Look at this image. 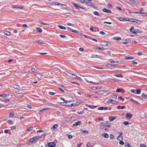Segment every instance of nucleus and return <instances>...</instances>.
I'll use <instances>...</instances> for the list:
<instances>
[{
    "instance_id": "1",
    "label": "nucleus",
    "mask_w": 147,
    "mask_h": 147,
    "mask_svg": "<svg viewBox=\"0 0 147 147\" xmlns=\"http://www.w3.org/2000/svg\"><path fill=\"white\" fill-rule=\"evenodd\" d=\"M53 5H58V6L61 5V6H64V7H61V9H66V8L67 7V6L66 5H64V4H61V3H57V2L53 3Z\"/></svg>"
},
{
    "instance_id": "2",
    "label": "nucleus",
    "mask_w": 147,
    "mask_h": 147,
    "mask_svg": "<svg viewBox=\"0 0 147 147\" xmlns=\"http://www.w3.org/2000/svg\"><path fill=\"white\" fill-rule=\"evenodd\" d=\"M39 137V136H35L30 139V142L32 143L36 141Z\"/></svg>"
},
{
    "instance_id": "3",
    "label": "nucleus",
    "mask_w": 147,
    "mask_h": 147,
    "mask_svg": "<svg viewBox=\"0 0 147 147\" xmlns=\"http://www.w3.org/2000/svg\"><path fill=\"white\" fill-rule=\"evenodd\" d=\"M128 21L133 22L137 23L138 24H140L141 22L140 20L134 19H131L129 20L128 19Z\"/></svg>"
},
{
    "instance_id": "4",
    "label": "nucleus",
    "mask_w": 147,
    "mask_h": 147,
    "mask_svg": "<svg viewBox=\"0 0 147 147\" xmlns=\"http://www.w3.org/2000/svg\"><path fill=\"white\" fill-rule=\"evenodd\" d=\"M100 127L101 129L104 130H107V129L105 127V125L102 123H100Z\"/></svg>"
},
{
    "instance_id": "5",
    "label": "nucleus",
    "mask_w": 147,
    "mask_h": 147,
    "mask_svg": "<svg viewBox=\"0 0 147 147\" xmlns=\"http://www.w3.org/2000/svg\"><path fill=\"white\" fill-rule=\"evenodd\" d=\"M34 75L39 80L41 79L42 77V75L39 73H36Z\"/></svg>"
},
{
    "instance_id": "6",
    "label": "nucleus",
    "mask_w": 147,
    "mask_h": 147,
    "mask_svg": "<svg viewBox=\"0 0 147 147\" xmlns=\"http://www.w3.org/2000/svg\"><path fill=\"white\" fill-rule=\"evenodd\" d=\"M72 4L74 5L75 7L77 9H79V8H80L82 9H84V8L74 3H73Z\"/></svg>"
},
{
    "instance_id": "7",
    "label": "nucleus",
    "mask_w": 147,
    "mask_h": 147,
    "mask_svg": "<svg viewBox=\"0 0 147 147\" xmlns=\"http://www.w3.org/2000/svg\"><path fill=\"white\" fill-rule=\"evenodd\" d=\"M49 147H55V144L53 142H50L48 144Z\"/></svg>"
},
{
    "instance_id": "8",
    "label": "nucleus",
    "mask_w": 147,
    "mask_h": 147,
    "mask_svg": "<svg viewBox=\"0 0 147 147\" xmlns=\"http://www.w3.org/2000/svg\"><path fill=\"white\" fill-rule=\"evenodd\" d=\"M102 11L103 12H106V13H111V11L109 10H107L106 9V8H104L102 9Z\"/></svg>"
},
{
    "instance_id": "9",
    "label": "nucleus",
    "mask_w": 147,
    "mask_h": 147,
    "mask_svg": "<svg viewBox=\"0 0 147 147\" xmlns=\"http://www.w3.org/2000/svg\"><path fill=\"white\" fill-rule=\"evenodd\" d=\"M132 116V114L130 113H127L125 115L126 117L128 119H130Z\"/></svg>"
},
{
    "instance_id": "10",
    "label": "nucleus",
    "mask_w": 147,
    "mask_h": 147,
    "mask_svg": "<svg viewBox=\"0 0 147 147\" xmlns=\"http://www.w3.org/2000/svg\"><path fill=\"white\" fill-rule=\"evenodd\" d=\"M117 118V116H114V117H109V121H113L114 119H116Z\"/></svg>"
},
{
    "instance_id": "11",
    "label": "nucleus",
    "mask_w": 147,
    "mask_h": 147,
    "mask_svg": "<svg viewBox=\"0 0 147 147\" xmlns=\"http://www.w3.org/2000/svg\"><path fill=\"white\" fill-rule=\"evenodd\" d=\"M12 7L13 8H17L20 9H23V7L22 6H18L16 5H13Z\"/></svg>"
},
{
    "instance_id": "12",
    "label": "nucleus",
    "mask_w": 147,
    "mask_h": 147,
    "mask_svg": "<svg viewBox=\"0 0 147 147\" xmlns=\"http://www.w3.org/2000/svg\"><path fill=\"white\" fill-rule=\"evenodd\" d=\"M23 93H18L16 94V97L18 98H21L23 95Z\"/></svg>"
},
{
    "instance_id": "13",
    "label": "nucleus",
    "mask_w": 147,
    "mask_h": 147,
    "mask_svg": "<svg viewBox=\"0 0 147 147\" xmlns=\"http://www.w3.org/2000/svg\"><path fill=\"white\" fill-rule=\"evenodd\" d=\"M65 74L67 76L70 77H73V76H76L75 75L68 72H66Z\"/></svg>"
},
{
    "instance_id": "14",
    "label": "nucleus",
    "mask_w": 147,
    "mask_h": 147,
    "mask_svg": "<svg viewBox=\"0 0 147 147\" xmlns=\"http://www.w3.org/2000/svg\"><path fill=\"white\" fill-rule=\"evenodd\" d=\"M13 87L15 89L18 90H20V86L17 84H15L13 85Z\"/></svg>"
},
{
    "instance_id": "15",
    "label": "nucleus",
    "mask_w": 147,
    "mask_h": 147,
    "mask_svg": "<svg viewBox=\"0 0 147 147\" xmlns=\"http://www.w3.org/2000/svg\"><path fill=\"white\" fill-rule=\"evenodd\" d=\"M142 32V31H140L138 29H135L132 32L133 33L136 34L137 33H141Z\"/></svg>"
},
{
    "instance_id": "16",
    "label": "nucleus",
    "mask_w": 147,
    "mask_h": 147,
    "mask_svg": "<svg viewBox=\"0 0 147 147\" xmlns=\"http://www.w3.org/2000/svg\"><path fill=\"white\" fill-rule=\"evenodd\" d=\"M128 18H123L122 17H120L119 18V20L120 21H127L128 20Z\"/></svg>"
},
{
    "instance_id": "17",
    "label": "nucleus",
    "mask_w": 147,
    "mask_h": 147,
    "mask_svg": "<svg viewBox=\"0 0 147 147\" xmlns=\"http://www.w3.org/2000/svg\"><path fill=\"white\" fill-rule=\"evenodd\" d=\"M86 106H87V107H89V108H91L92 109H94L96 108L97 107V106H91V105H89L87 104H86Z\"/></svg>"
},
{
    "instance_id": "18",
    "label": "nucleus",
    "mask_w": 147,
    "mask_h": 147,
    "mask_svg": "<svg viewBox=\"0 0 147 147\" xmlns=\"http://www.w3.org/2000/svg\"><path fill=\"white\" fill-rule=\"evenodd\" d=\"M114 76L116 77L121 78H123V76L121 74H118L117 73L115 74H114Z\"/></svg>"
},
{
    "instance_id": "19",
    "label": "nucleus",
    "mask_w": 147,
    "mask_h": 147,
    "mask_svg": "<svg viewBox=\"0 0 147 147\" xmlns=\"http://www.w3.org/2000/svg\"><path fill=\"white\" fill-rule=\"evenodd\" d=\"M9 101V98H5L2 101V102H4L5 103H7Z\"/></svg>"
},
{
    "instance_id": "20",
    "label": "nucleus",
    "mask_w": 147,
    "mask_h": 147,
    "mask_svg": "<svg viewBox=\"0 0 147 147\" xmlns=\"http://www.w3.org/2000/svg\"><path fill=\"white\" fill-rule=\"evenodd\" d=\"M102 136L106 138H108L109 137L108 134L107 133L103 134Z\"/></svg>"
},
{
    "instance_id": "21",
    "label": "nucleus",
    "mask_w": 147,
    "mask_h": 147,
    "mask_svg": "<svg viewBox=\"0 0 147 147\" xmlns=\"http://www.w3.org/2000/svg\"><path fill=\"white\" fill-rule=\"evenodd\" d=\"M86 4L92 7H94V4L93 3H90V2H86Z\"/></svg>"
},
{
    "instance_id": "22",
    "label": "nucleus",
    "mask_w": 147,
    "mask_h": 147,
    "mask_svg": "<svg viewBox=\"0 0 147 147\" xmlns=\"http://www.w3.org/2000/svg\"><path fill=\"white\" fill-rule=\"evenodd\" d=\"M58 126V125L57 124H54L53 126L51 128V129L53 130H55V129Z\"/></svg>"
},
{
    "instance_id": "23",
    "label": "nucleus",
    "mask_w": 147,
    "mask_h": 147,
    "mask_svg": "<svg viewBox=\"0 0 147 147\" xmlns=\"http://www.w3.org/2000/svg\"><path fill=\"white\" fill-rule=\"evenodd\" d=\"M81 123V122L80 121H78L76 122L74 124H73V126L74 127V126H76L77 125H80Z\"/></svg>"
},
{
    "instance_id": "24",
    "label": "nucleus",
    "mask_w": 147,
    "mask_h": 147,
    "mask_svg": "<svg viewBox=\"0 0 147 147\" xmlns=\"http://www.w3.org/2000/svg\"><path fill=\"white\" fill-rule=\"evenodd\" d=\"M114 100L112 99H109L107 102L108 104L112 103L113 104Z\"/></svg>"
},
{
    "instance_id": "25",
    "label": "nucleus",
    "mask_w": 147,
    "mask_h": 147,
    "mask_svg": "<svg viewBox=\"0 0 147 147\" xmlns=\"http://www.w3.org/2000/svg\"><path fill=\"white\" fill-rule=\"evenodd\" d=\"M58 26L59 27L60 29H61L63 30H65L66 28L65 27H64L61 25H58Z\"/></svg>"
},
{
    "instance_id": "26",
    "label": "nucleus",
    "mask_w": 147,
    "mask_h": 147,
    "mask_svg": "<svg viewBox=\"0 0 147 147\" xmlns=\"http://www.w3.org/2000/svg\"><path fill=\"white\" fill-rule=\"evenodd\" d=\"M4 34H5L7 36H10L11 34L10 32H9L8 31H5L4 32Z\"/></svg>"
},
{
    "instance_id": "27",
    "label": "nucleus",
    "mask_w": 147,
    "mask_h": 147,
    "mask_svg": "<svg viewBox=\"0 0 147 147\" xmlns=\"http://www.w3.org/2000/svg\"><path fill=\"white\" fill-rule=\"evenodd\" d=\"M134 57H127L126 56L125 57V58L126 59H134Z\"/></svg>"
},
{
    "instance_id": "28",
    "label": "nucleus",
    "mask_w": 147,
    "mask_h": 147,
    "mask_svg": "<svg viewBox=\"0 0 147 147\" xmlns=\"http://www.w3.org/2000/svg\"><path fill=\"white\" fill-rule=\"evenodd\" d=\"M36 29L37 30V31L39 32V33H41L42 32V30L39 27H37L36 28Z\"/></svg>"
},
{
    "instance_id": "29",
    "label": "nucleus",
    "mask_w": 147,
    "mask_h": 147,
    "mask_svg": "<svg viewBox=\"0 0 147 147\" xmlns=\"http://www.w3.org/2000/svg\"><path fill=\"white\" fill-rule=\"evenodd\" d=\"M113 39L115 40H121V38L117 37H114Z\"/></svg>"
},
{
    "instance_id": "30",
    "label": "nucleus",
    "mask_w": 147,
    "mask_h": 147,
    "mask_svg": "<svg viewBox=\"0 0 147 147\" xmlns=\"http://www.w3.org/2000/svg\"><path fill=\"white\" fill-rule=\"evenodd\" d=\"M110 98H115V99H117V96L116 95H111L110 96Z\"/></svg>"
},
{
    "instance_id": "31",
    "label": "nucleus",
    "mask_w": 147,
    "mask_h": 147,
    "mask_svg": "<svg viewBox=\"0 0 147 147\" xmlns=\"http://www.w3.org/2000/svg\"><path fill=\"white\" fill-rule=\"evenodd\" d=\"M94 14L95 15H96L98 16H100V14L99 13L97 12V11H95L94 12Z\"/></svg>"
},
{
    "instance_id": "32",
    "label": "nucleus",
    "mask_w": 147,
    "mask_h": 147,
    "mask_svg": "<svg viewBox=\"0 0 147 147\" xmlns=\"http://www.w3.org/2000/svg\"><path fill=\"white\" fill-rule=\"evenodd\" d=\"M7 95L6 94H3L1 95H0V96L1 97L3 98H5L7 97Z\"/></svg>"
},
{
    "instance_id": "33",
    "label": "nucleus",
    "mask_w": 147,
    "mask_h": 147,
    "mask_svg": "<svg viewBox=\"0 0 147 147\" xmlns=\"http://www.w3.org/2000/svg\"><path fill=\"white\" fill-rule=\"evenodd\" d=\"M85 80L86 81H87V82H88L90 83H92L93 84H99V83H97V82H92L91 81H89L88 80H87L85 79Z\"/></svg>"
},
{
    "instance_id": "34",
    "label": "nucleus",
    "mask_w": 147,
    "mask_h": 147,
    "mask_svg": "<svg viewBox=\"0 0 147 147\" xmlns=\"http://www.w3.org/2000/svg\"><path fill=\"white\" fill-rule=\"evenodd\" d=\"M81 102V101H76V103H75V106L78 105L80 104Z\"/></svg>"
},
{
    "instance_id": "35",
    "label": "nucleus",
    "mask_w": 147,
    "mask_h": 147,
    "mask_svg": "<svg viewBox=\"0 0 147 147\" xmlns=\"http://www.w3.org/2000/svg\"><path fill=\"white\" fill-rule=\"evenodd\" d=\"M116 65L115 64H109L107 65V67H113Z\"/></svg>"
},
{
    "instance_id": "36",
    "label": "nucleus",
    "mask_w": 147,
    "mask_h": 147,
    "mask_svg": "<svg viewBox=\"0 0 147 147\" xmlns=\"http://www.w3.org/2000/svg\"><path fill=\"white\" fill-rule=\"evenodd\" d=\"M141 92V90L140 89H137L136 91V94H140Z\"/></svg>"
},
{
    "instance_id": "37",
    "label": "nucleus",
    "mask_w": 147,
    "mask_h": 147,
    "mask_svg": "<svg viewBox=\"0 0 147 147\" xmlns=\"http://www.w3.org/2000/svg\"><path fill=\"white\" fill-rule=\"evenodd\" d=\"M84 113V110H82V111L80 112H77V113L78 114H82Z\"/></svg>"
},
{
    "instance_id": "38",
    "label": "nucleus",
    "mask_w": 147,
    "mask_h": 147,
    "mask_svg": "<svg viewBox=\"0 0 147 147\" xmlns=\"http://www.w3.org/2000/svg\"><path fill=\"white\" fill-rule=\"evenodd\" d=\"M125 145L127 147H131L130 145L127 142L125 143Z\"/></svg>"
},
{
    "instance_id": "39",
    "label": "nucleus",
    "mask_w": 147,
    "mask_h": 147,
    "mask_svg": "<svg viewBox=\"0 0 147 147\" xmlns=\"http://www.w3.org/2000/svg\"><path fill=\"white\" fill-rule=\"evenodd\" d=\"M142 96L144 98H147V95H146L144 93H142Z\"/></svg>"
},
{
    "instance_id": "40",
    "label": "nucleus",
    "mask_w": 147,
    "mask_h": 147,
    "mask_svg": "<svg viewBox=\"0 0 147 147\" xmlns=\"http://www.w3.org/2000/svg\"><path fill=\"white\" fill-rule=\"evenodd\" d=\"M63 15L64 16H69L71 15V14L69 13H67L63 14Z\"/></svg>"
},
{
    "instance_id": "41",
    "label": "nucleus",
    "mask_w": 147,
    "mask_h": 147,
    "mask_svg": "<svg viewBox=\"0 0 147 147\" xmlns=\"http://www.w3.org/2000/svg\"><path fill=\"white\" fill-rule=\"evenodd\" d=\"M14 112H11L9 115V116L10 117H12L14 115Z\"/></svg>"
},
{
    "instance_id": "42",
    "label": "nucleus",
    "mask_w": 147,
    "mask_h": 147,
    "mask_svg": "<svg viewBox=\"0 0 147 147\" xmlns=\"http://www.w3.org/2000/svg\"><path fill=\"white\" fill-rule=\"evenodd\" d=\"M125 41L126 42H129V43H130L131 42H130L131 40H130V39H129V38H127L125 40Z\"/></svg>"
},
{
    "instance_id": "43",
    "label": "nucleus",
    "mask_w": 147,
    "mask_h": 147,
    "mask_svg": "<svg viewBox=\"0 0 147 147\" xmlns=\"http://www.w3.org/2000/svg\"><path fill=\"white\" fill-rule=\"evenodd\" d=\"M123 124L125 125H127L129 124V123L127 121H125L123 123Z\"/></svg>"
},
{
    "instance_id": "44",
    "label": "nucleus",
    "mask_w": 147,
    "mask_h": 147,
    "mask_svg": "<svg viewBox=\"0 0 147 147\" xmlns=\"http://www.w3.org/2000/svg\"><path fill=\"white\" fill-rule=\"evenodd\" d=\"M7 123H9L10 124H12L13 123V122L12 121H11L10 120H8L7 121Z\"/></svg>"
},
{
    "instance_id": "45",
    "label": "nucleus",
    "mask_w": 147,
    "mask_h": 147,
    "mask_svg": "<svg viewBox=\"0 0 147 147\" xmlns=\"http://www.w3.org/2000/svg\"><path fill=\"white\" fill-rule=\"evenodd\" d=\"M45 134H46L45 133H44V134H42L41 135V136H40V137L39 136V137L38 138V139H39L40 138H43L45 136Z\"/></svg>"
},
{
    "instance_id": "46",
    "label": "nucleus",
    "mask_w": 147,
    "mask_h": 147,
    "mask_svg": "<svg viewBox=\"0 0 147 147\" xmlns=\"http://www.w3.org/2000/svg\"><path fill=\"white\" fill-rule=\"evenodd\" d=\"M110 138L112 139H114V136L112 134H110Z\"/></svg>"
},
{
    "instance_id": "47",
    "label": "nucleus",
    "mask_w": 147,
    "mask_h": 147,
    "mask_svg": "<svg viewBox=\"0 0 147 147\" xmlns=\"http://www.w3.org/2000/svg\"><path fill=\"white\" fill-rule=\"evenodd\" d=\"M33 129L32 127H30L28 128L27 129V131H30L32 130Z\"/></svg>"
},
{
    "instance_id": "48",
    "label": "nucleus",
    "mask_w": 147,
    "mask_h": 147,
    "mask_svg": "<svg viewBox=\"0 0 147 147\" xmlns=\"http://www.w3.org/2000/svg\"><path fill=\"white\" fill-rule=\"evenodd\" d=\"M36 70L34 68H32L31 69V71L32 72L35 71Z\"/></svg>"
},
{
    "instance_id": "49",
    "label": "nucleus",
    "mask_w": 147,
    "mask_h": 147,
    "mask_svg": "<svg viewBox=\"0 0 147 147\" xmlns=\"http://www.w3.org/2000/svg\"><path fill=\"white\" fill-rule=\"evenodd\" d=\"M73 32L76 33L80 35H81V34H80L79 32L77 30H74L73 31Z\"/></svg>"
},
{
    "instance_id": "50",
    "label": "nucleus",
    "mask_w": 147,
    "mask_h": 147,
    "mask_svg": "<svg viewBox=\"0 0 147 147\" xmlns=\"http://www.w3.org/2000/svg\"><path fill=\"white\" fill-rule=\"evenodd\" d=\"M66 104H65V102H61V104L62 106H69L68 105H67Z\"/></svg>"
},
{
    "instance_id": "51",
    "label": "nucleus",
    "mask_w": 147,
    "mask_h": 147,
    "mask_svg": "<svg viewBox=\"0 0 147 147\" xmlns=\"http://www.w3.org/2000/svg\"><path fill=\"white\" fill-rule=\"evenodd\" d=\"M109 81H110L111 83H113V82L114 81V79H109Z\"/></svg>"
},
{
    "instance_id": "52",
    "label": "nucleus",
    "mask_w": 147,
    "mask_h": 147,
    "mask_svg": "<svg viewBox=\"0 0 147 147\" xmlns=\"http://www.w3.org/2000/svg\"><path fill=\"white\" fill-rule=\"evenodd\" d=\"M65 103V104H67V101L66 100H65L63 98H60Z\"/></svg>"
},
{
    "instance_id": "53",
    "label": "nucleus",
    "mask_w": 147,
    "mask_h": 147,
    "mask_svg": "<svg viewBox=\"0 0 147 147\" xmlns=\"http://www.w3.org/2000/svg\"><path fill=\"white\" fill-rule=\"evenodd\" d=\"M76 77H75V78H76V79H79V80H81V81H82V79L80 77L77 76H76Z\"/></svg>"
},
{
    "instance_id": "54",
    "label": "nucleus",
    "mask_w": 147,
    "mask_h": 147,
    "mask_svg": "<svg viewBox=\"0 0 147 147\" xmlns=\"http://www.w3.org/2000/svg\"><path fill=\"white\" fill-rule=\"evenodd\" d=\"M129 1L133 4L135 3V2L134 0H129Z\"/></svg>"
},
{
    "instance_id": "55",
    "label": "nucleus",
    "mask_w": 147,
    "mask_h": 147,
    "mask_svg": "<svg viewBox=\"0 0 147 147\" xmlns=\"http://www.w3.org/2000/svg\"><path fill=\"white\" fill-rule=\"evenodd\" d=\"M99 33L101 35H104L105 34V33L103 31H100Z\"/></svg>"
},
{
    "instance_id": "56",
    "label": "nucleus",
    "mask_w": 147,
    "mask_h": 147,
    "mask_svg": "<svg viewBox=\"0 0 147 147\" xmlns=\"http://www.w3.org/2000/svg\"><path fill=\"white\" fill-rule=\"evenodd\" d=\"M120 89L119 88H118L116 92H121V91H120Z\"/></svg>"
},
{
    "instance_id": "57",
    "label": "nucleus",
    "mask_w": 147,
    "mask_h": 147,
    "mask_svg": "<svg viewBox=\"0 0 147 147\" xmlns=\"http://www.w3.org/2000/svg\"><path fill=\"white\" fill-rule=\"evenodd\" d=\"M55 93L54 92H49V94L50 95H53L55 94Z\"/></svg>"
},
{
    "instance_id": "58",
    "label": "nucleus",
    "mask_w": 147,
    "mask_h": 147,
    "mask_svg": "<svg viewBox=\"0 0 147 147\" xmlns=\"http://www.w3.org/2000/svg\"><path fill=\"white\" fill-rule=\"evenodd\" d=\"M47 103L49 105H50L51 106L55 105H54V104H53L52 103H50V102H47Z\"/></svg>"
},
{
    "instance_id": "59",
    "label": "nucleus",
    "mask_w": 147,
    "mask_h": 147,
    "mask_svg": "<svg viewBox=\"0 0 147 147\" xmlns=\"http://www.w3.org/2000/svg\"><path fill=\"white\" fill-rule=\"evenodd\" d=\"M79 50L80 51L83 52L84 51V49L83 48H80L79 49Z\"/></svg>"
},
{
    "instance_id": "60",
    "label": "nucleus",
    "mask_w": 147,
    "mask_h": 147,
    "mask_svg": "<svg viewBox=\"0 0 147 147\" xmlns=\"http://www.w3.org/2000/svg\"><path fill=\"white\" fill-rule=\"evenodd\" d=\"M59 36L62 38H64L65 37H66V36H65L64 35H62L61 34Z\"/></svg>"
},
{
    "instance_id": "61",
    "label": "nucleus",
    "mask_w": 147,
    "mask_h": 147,
    "mask_svg": "<svg viewBox=\"0 0 147 147\" xmlns=\"http://www.w3.org/2000/svg\"><path fill=\"white\" fill-rule=\"evenodd\" d=\"M67 28L69 31L73 32V31L74 30L68 27Z\"/></svg>"
},
{
    "instance_id": "62",
    "label": "nucleus",
    "mask_w": 147,
    "mask_h": 147,
    "mask_svg": "<svg viewBox=\"0 0 147 147\" xmlns=\"http://www.w3.org/2000/svg\"><path fill=\"white\" fill-rule=\"evenodd\" d=\"M67 24L68 26H73L74 25V24H71L69 23H67Z\"/></svg>"
},
{
    "instance_id": "63",
    "label": "nucleus",
    "mask_w": 147,
    "mask_h": 147,
    "mask_svg": "<svg viewBox=\"0 0 147 147\" xmlns=\"http://www.w3.org/2000/svg\"><path fill=\"white\" fill-rule=\"evenodd\" d=\"M134 28V27H131L130 29H129V30L131 32H132V30H133Z\"/></svg>"
},
{
    "instance_id": "64",
    "label": "nucleus",
    "mask_w": 147,
    "mask_h": 147,
    "mask_svg": "<svg viewBox=\"0 0 147 147\" xmlns=\"http://www.w3.org/2000/svg\"><path fill=\"white\" fill-rule=\"evenodd\" d=\"M119 144L121 145H123L124 144V142L122 141H121L119 142Z\"/></svg>"
}]
</instances>
